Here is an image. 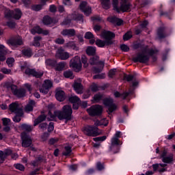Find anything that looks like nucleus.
<instances>
[{
    "label": "nucleus",
    "instance_id": "obj_50",
    "mask_svg": "<svg viewBox=\"0 0 175 175\" xmlns=\"http://www.w3.org/2000/svg\"><path fill=\"white\" fill-rule=\"evenodd\" d=\"M84 38L85 39H94V38H95L94 36V34L92 33H91L90 31H88L85 33V36H84Z\"/></svg>",
    "mask_w": 175,
    "mask_h": 175
},
{
    "label": "nucleus",
    "instance_id": "obj_35",
    "mask_svg": "<svg viewBox=\"0 0 175 175\" xmlns=\"http://www.w3.org/2000/svg\"><path fill=\"white\" fill-rule=\"evenodd\" d=\"M64 77H66V79H70L71 80H72V79H75V75H73V72L70 70L64 71Z\"/></svg>",
    "mask_w": 175,
    "mask_h": 175
},
{
    "label": "nucleus",
    "instance_id": "obj_41",
    "mask_svg": "<svg viewBox=\"0 0 175 175\" xmlns=\"http://www.w3.org/2000/svg\"><path fill=\"white\" fill-rule=\"evenodd\" d=\"M22 53L23 55H25V57H28L29 58L32 57V49H31L30 48L23 49L22 51Z\"/></svg>",
    "mask_w": 175,
    "mask_h": 175
},
{
    "label": "nucleus",
    "instance_id": "obj_29",
    "mask_svg": "<svg viewBox=\"0 0 175 175\" xmlns=\"http://www.w3.org/2000/svg\"><path fill=\"white\" fill-rule=\"evenodd\" d=\"M45 64L47 66H51V68H55V66H57V60L53 59H46L45 60Z\"/></svg>",
    "mask_w": 175,
    "mask_h": 175
},
{
    "label": "nucleus",
    "instance_id": "obj_64",
    "mask_svg": "<svg viewBox=\"0 0 175 175\" xmlns=\"http://www.w3.org/2000/svg\"><path fill=\"white\" fill-rule=\"evenodd\" d=\"M7 26L9 27V28H14V27H16V23L13 21H8L7 22Z\"/></svg>",
    "mask_w": 175,
    "mask_h": 175
},
{
    "label": "nucleus",
    "instance_id": "obj_3",
    "mask_svg": "<svg viewBox=\"0 0 175 175\" xmlns=\"http://www.w3.org/2000/svg\"><path fill=\"white\" fill-rule=\"evenodd\" d=\"M103 38L105 39V41L102 40H96V44L98 47H104L105 46H111L114 44V41L113 39L116 38V33L110 31H105L102 33Z\"/></svg>",
    "mask_w": 175,
    "mask_h": 175
},
{
    "label": "nucleus",
    "instance_id": "obj_22",
    "mask_svg": "<svg viewBox=\"0 0 175 175\" xmlns=\"http://www.w3.org/2000/svg\"><path fill=\"white\" fill-rule=\"evenodd\" d=\"M55 98L59 102H64V99L66 98L65 92H64V90H57L55 94Z\"/></svg>",
    "mask_w": 175,
    "mask_h": 175
},
{
    "label": "nucleus",
    "instance_id": "obj_59",
    "mask_svg": "<svg viewBox=\"0 0 175 175\" xmlns=\"http://www.w3.org/2000/svg\"><path fill=\"white\" fill-rule=\"evenodd\" d=\"M120 49L122 51L128 52L129 51V48L128 47V45L123 44L120 45Z\"/></svg>",
    "mask_w": 175,
    "mask_h": 175
},
{
    "label": "nucleus",
    "instance_id": "obj_2",
    "mask_svg": "<svg viewBox=\"0 0 175 175\" xmlns=\"http://www.w3.org/2000/svg\"><path fill=\"white\" fill-rule=\"evenodd\" d=\"M159 51L158 49H149L148 53L146 52V51H143L142 52H139L137 53L136 56L133 57L132 61L135 62V64L139 62V64H148L150 62V58L152 57V59L153 62H156L157 58V56H154V54H157Z\"/></svg>",
    "mask_w": 175,
    "mask_h": 175
},
{
    "label": "nucleus",
    "instance_id": "obj_1",
    "mask_svg": "<svg viewBox=\"0 0 175 175\" xmlns=\"http://www.w3.org/2000/svg\"><path fill=\"white\" fill-rule=\"evenodd\" d=\"M72 113H73L72 106L66 105L62 107V111H55L54 114L51 113V111H49L48 116L50 118H47V120L48 121H53L55 117H57L60 121L65 120V124H68V121H72Z\"/></svg>",
    "mask_w": 175,
    "mask_h": 175
},
{
    "label": "nucleus",
    "instance_id": "obj_61",
    "mask_svg": "<svg viewBox=\"0 0 175 175\" xmlns=\"http://www.w3.org/2000/svg\"><path fill=\"white\" fill-rule=\"evenodd\" d=\"M143 46L142 45V43L137 42L133 44V49L134 50H137V49H142Z\"/></svg>",
    "mask_w": 175,
    "mask_h": 175
},
{
    "label": "nucleus",
    "instance_id": "obj_49",
    "mask_svg": "<svg viewBox=\"0 0 175 175\" xmlns=\"http://www.w3.org/2000/svg\"><path fill=\"white\" fill-rule=\"evenodd\" d=\"M132 38V32L131 31H127L124 36H123V40L126 41L129 40Z\"/></svg>",
    "mask_w": 175,
    "mask_h": 175
},
{
    "label": "nucleus",
    "instance_id": "obj_17",
    "mask_svg": "<svg viewBox=\"0 0 175 175\" xmlns=\"http://www.w3.org/2000/svg\"><path fill=\"white\" fill-rule=\"evenodd\" d=\"M61 35H62V36L72 38L76 36V30H75V29H65L61 31Z\"/></svg>",
    "mask_w": 175,
    "mask_h": 175
},
{
    "label": "nucleus",
    "instance_id": "obj_48",
    "mask_svg": "<svg viewBox=\"0 0 175 175\" xmlns=\"http://www.w3.org/2000/svg\"><path fill=\"white\" fill-rule=\"evenodd\" d=\"M6 64L8 65L9 68H12L13 64H14V58L8 57L6 60Z\"/></svg>",
    "mask_w": 175,
    "mask_h": 175
},
{
    "label": "nucleus",
    "instance_id": "obj_63",
    "mask_svg": "<svg viewBox=\"0 0 175 175\" xmlns=\"http://www.w3.org/2000/svg\"><path fill=\"white\" fill-rule=\"evenodd\" d=\"M93 79H105V74H98L93 77Z\"/></svg>",
    "mask_w": 175,
    "mask_h": 175
},
{
    "label": "nucleus",
    "instance_id": "obj_23",
    "mask_svg": "<svg viewBox=\"0 0 175 175\" xmlns=\"http://www.w3.org/2000/svg\"><path fill=\"white\" fill-rule=\"evenodd\" d=\"M22 16L23 12H21V10H20L19 8H16L13 10L12 18H14L15 20H20Z\"/></svg>",
    "mask_w": 175,
    "mask_h": 175
},
{
    "label": "nucleus",
    "instance_id": "obj_24",
    "mask_svg": "<svg viewBox=\"0 0 175 175\" xmlns=\"http://www.w3.org/2000/svg\"><path fill=\"white\" fill-rule=\"evenodd\" d=\"M109 21V23H111L112 24H116V25H118V27L122 25V23H124V21H122V19L118 18L116 16L110 18Z\"/></svg>",
    "mask_w": 175,
    "mask_h": 175
},
{
    "label": "nucleus",
    "instance_id": "obj_44",
    "mask_svg": "<svg viewBox=\"0 0 175 175\" xmlns=\"http://www.w3.org/2000/svg\"><path fill=\"white\" fill-rule=\"evenodd\" d=\"M83 16L81 14H77L73 15L72 20H75V21H81L83 23Z\"/></svg>",
    "mask_w": 175,
    "mask_h": 175
},
{
    "label": "nucleus",
    "instance_id": "obj_33",
    "mask_svg": "<svg viewBox=\"0 0 175 175\" xmlns=\"http://www.w3.org/2000/svg\"><path fill=\"white\" fill-rule=\"evenodd\" d=\"M65 66H66V62H61L56 64L55 70H57V72H62V70L65 69Z\"/></svg>",
    "mask_w": 175,
    "mask_h": 175
},
{
    "label": "nucleus",
    "instance_id": "obj_42",
    "mask_svg": "<svg viewBox=\"0 0 175 175\" xmlns=\"http://www.w3.org/2000/svg\"><path fill=\"white\" fill-rule=\"evenodd\" d=\"M42 40V37L40 36H36L33 38V46H34L35 47H39V46H40V40Z\"/></svg>",
    "mask_w": 175,
    "mask_h": 175
},
{
    "label": "nucleus",
    "instance_id": "obj_16",
    "mask_svg": "<svg viewBox=\"0 0 175 175\" xmlns=\"http://www.w3.org/2000/svg\"><path fill=\"white\" fill-rule=\"evenodd\" d=\"M56 57L59 59H62V61H66L69 58V53L68 52H64L62 49H59L56 54Z\"/></svg>",
    "mask_w": 175,
    "mask_h": 175
},
{
    "label": "nucleus",
    "instance_id": "obj_6",
    "mask_svg": "<svg viewBox=\"0 0 175 175\" xmlns=\"http://www.w3.org/2000/svg\"><path fill=\"white\" fill-rule=\"evenodd\" d=\"M103 105H105V106H107L108 107V110L107 111L109 116H111L113 111H116V110H117V105L114 104V100L113 98L110 97L105 98L103 99Z\"/></svg>",
    "mask_w": 175,
    "mask_h": 175
},
{
    "label": "nucleus",
    "instance_id": "obj_10",
    "mask_svg": "<svg viewBox=\"0 0 175 175\" xmlns=\"http://www.w3.org/2000/svg\"><path fill=\"white\" fill-rule=\"evenodd\" d=\"M21 139L22 147H25V148L31 147V145L32 144V139L29 135H27V133L23 132L21 133Z\"/></svg>",
    "mask_w": 175,
    "mask_h": 175
},
{
    "label": "nucleus",
    "instance_id": "obj_62",
    "mask_svg": "<svg viewBox=\"0 0 175 175\" xmlns=\"http://www.w3.org/2000/svg\"><path fill=\"white\" fill-rule=\"evenodd\" d=\"M57 44H64L65 43V40L64 38H57L55 40Z\"/></svg>",
    "mask_w": 175,
    "mask_h": 175
},
{
    "label": "nucleus",
    "instance_id": "obj_32",
    "mask_svg": "<svg viewBox=\"0 0 175 175\" xmlns=\"http://www.w3.org/2000/svg\"><path fill=\"white\" fill-rule=\"evenodd\" d=\"M86 54H88V55L94 56L95 54H96V48L88 46L86 49Z\"/></svg>",
    "mask_w": 175,
    "mask_h": 175
},
{
    "label": "nucleus",
    "instance_id": "obj_38",
    "mask_svg": "<svg viewBox=\"0 0 175 175\" xmlns=\"http://www.w3.org/2000/svg\"><path fill=\"white\" fill-rule=\"evenodd\" d=\"M4 15L5 18H13V10L5 8L4 10Z\"/></svg>",
    "mask_w": 175,
    "mask_h": 175
},
{
    "label": "nucleus",
    "instance_id": "obj_34",
    "mask_svg": "<svg viewBox=\"0 0 175 175\" xmlns=\"http://www.w3.org/2000/svg\"><path fill=\"white\" fill-rule=\"evenodd\" d=\"M101 1H102L101 5L103 9H105V10L110 9V6L111 5V3H110V0H101Z\"/></svg>",
    "mask_w": 175,
    "mask_h": 175
},
{
    "label": "nucleus",
    "instance_id": "obj_46",
    "mask_svg": "<svg viewBox=\"0 0 175 175\" xmlns=\"http://www.w3.org/2000/svg\"><path fill=\"white\" fill-rule=\"evenodd\" d=\"M81 62L83 64V68H88V59L86 55L81 56Z\"/></svg>",
    "mask_w": 175,
    "mask_h": 175
},
{
    "label": "nucleus",
    "instance_id": "obj_13",
    "mask_svg": "<svg viewBox=\"0 0 175 175\" xmlns=\"http://www.w3.org/2000/svg\"><path fill=\"white\" fill-rule=\"evenodd\" d=\"M80 10L85 14L89 16L91 14V7L88 5L87 1H82L79 5Z\"/></svg>",
    "mask_w": 175,
    "mask_h": 175
},
{
    "label": "nucleus",
    "instance_id": "obj_26",
    "mask_svg": "<svg viewBox=\"0 0 175 175\" xmlns=\"http://www.w3.org/2000/svg\"><path fill=\"white\" fill-rule=\"evenodd\" d=\"M73 88L77 94H83V85L79 82H75Z\"/></svg>",
    "mask_w": 175,
    "mask_h": 175
},
{
    "label": "nucleus",
    "instance_id": "obj_4",
    "mask_svg": "<svg viewBox=\"0 0 175 175\" xmlns=\"http://www.w3.org/2000/svg\"><path fill=\"white\" fill-rule=\"evenodd\" d=\"M112 5L113 8V10H116L118 13H120L122 12L125 13V12H128L131 10V3H120V6H118V0H113Z\"/></svg>",
    "mask_w": 175,
    "mask_h": 175
},
{
    "label": "nucleus",
    "instance_id": "obj_36",
    "mask_svg": "<svg viewBox=\"0 0 175 175\" xmlns=\"http://www.w3.org/2000/svg\"><path fill=\"white\" fill-rule=\"evenodd\" d=\"M42 29H42L40 27L36 26L31 29V33H32V35H35L36 33H38L39 35H40L42 34Z\"/></svg>",
    "mask_w": 175,
    "mask_h": 175
},
{
    "label": "nucleus",
    "instance_id": "obj_57",
    "mask_svg": "<svg viewBox=\"0 0 175 175\" xmlns=\"http://www.w3.org/2000/svg\"><path fill=\"white\" fill-rule=\"evenodd\" d=\"M92 20L93 21V24H96L98 21H102V18L99 16H94L92 17Z\"/></svg>",
    "mask_w": 175,
    "mask_h": 175
},
{
    "label": "nucleus",
    "instance_id": "obj_8",
    "mask_svg": "<svg viewBox=\"0 0 175 175\" xmlns=\"http://www.w3.org/2000/svg\"><path fill=\"white\" fill-rule=\"evenodd\" d=\"M25 75L27 76H32L33 77H36V79H41L43 77V75H44V72L42 70H37L35 68H26L25 71Z\"/></svg>",
    "mask_w": 175,
    "mask_h": 175
},
{
    "label": "nucleus",
    "instance_id": "obj_21",
    "mask_svg": "<svg viewBox=\"0 0 175 175\" xmlns=\"http://www.w3.org/2000/svg\"><path fill=\"white\" fill-rule=\"evenodd\" d=\"M42 23L44 25H51V24H55L56 22L54 21V18L50 17V16H44L42 18Z\"/></svg>",
    "mask_w": 175,
    "mask_h": 175
},
{
    "label": "nucleus",
    "instance_id": "obj_60",
    "mask_svg": "<svg viewBox=\"0 0 175 175\" xmlns=\"http://www.w3.org/2000/svg\"><path fill=\"white\" fill-rule=\"evenodd\" d=\"M10 88L11 89V91H12V94H14V95L16 94V92L18 90V89H17V85H10Z\"/></svg>",
    "mask_w": 175,
    "mask_h": 175
},
{
    "label": "nucleus",
    "instance_id": "obj_45",
    "mask_svg": "<svg viewBox=\"0 0 175 175\" xmlns=\"http://www.w3.org/2000/svg\"><path fill=\"white\" fill-rule=\"evenodd\" d=\"M68 100L71 103H77L80 102V98L77 96H72L68 98Z\"/></svg>",
    "mask_w": 175,
    "mask_h": 175
},
{
    "label": "nucleus",
    "instance_id": "obj_19",
    "mask_svg": "<svg viewBox=\"0 0 175 175\" xmlns=\"http://www.w3.org/2000/svg\"><path fill=\"white\" fill-rule=\"evenodd\" d=\"M8 54V49L6 47L0 44V61L3 62L6 59V55Z\"/></svg>",
    "mask_w": 175,
    "mask_h": 175
},
{
    "label": "nucleus",
    "instance_id": "obj_53",
    "mask_svg": "<svg viewBox=\"0 0 175 175\" xmlns=\"http://www.w3.org/2000/svg\"><path fill=\"white\" fill-rule=\"evenodd\" d=\"M2 122H3V125H4V126H8V125H9V124H10V119L8 118H2Z\"/></svg>",
    "mask_w": 175,
    "mask_h": 175
},
{
    "label": "nucleus",
    "instance_id": "obj_39",
    "mask_svg": "<svg viewBox=\"0 0 175 175\" xmlns=\"http://www.w3.org/2000/svg\"><path fill=\"white\" fill-rule=\"evenodd\" d=\"M122 144V142L118 138H111V146H121Z\"/></svg>",
    "mask_w": 175,
    "mask_h": 175
},
{
    "label": "nucleus",
    "instance_id": "obj_25",
    "mask_svg": "<svg viewBox=\"0 0 175 175\" xmlns=\"http://www.w3.org/2000/svg\"><path fill=\"white\" fill-rule=\"evenodd\" d=\"M167 35L165 32V27H159L157 30V38L159 39H165Z\"/></svg>",
    "mask_w": 175,
    "mask_h": 175
},
{
    "label": "nucleus",
    "instance_id": "obj_47",
    "mask_svg": "<svg viewBox=\"0 0 175 175\" xmlns=\"http://www.w3.org/2000/svg\"><path fill=\"white\" fill-rule=\"evenodd\" d=\"M162 161L164 163H172L173 162V156L163 157Z\"/></svg>",
    "mask_w": 175,
    "mask_h": 175
},
{
    "label": "nucleus",
    "instance_id": "obj_15",
    "mask_svg": "<svg viewBox=\"0 0 175 175\" xmlns=\"http://www.w3.org/2000/svg\"><path fill=\"white\" fill-rule=\"evenodd\" d=\"M115 98H121L122 97L123 100L126 99L129 95H133V90H129L128 92H124L123 93H120L118 91H116L113 93Z\"/></svg>",
    "mask_w": 175,
    "mask_h": 175
},
{
    "label": "nucleus",
    "instance_id": "obj_18",
    "mask_svg": "<svg viewBox=\"0 0 175 175\" xmlns=\"http://www.w3.org/2000/svg\"><path fill=\"white\" fill-rule=\"evenodd\" d=\"M9 155H12V150H0V163H3V162H5V159H7Z\"/></svg>",
    "mask_w": 175,
    "mask_h": 175
},
{
    "label": "nucleus",
    "instance_id": "obj_43",
    "mask_svg": "<svg viewBox=\"0 0 175 175\" xmlns=\"http://www.w3.org/2000/svg\"><path fill=\"white\" fill-rule=\"evenodd\" d=\"M93 99L96 103H98L101 99H103V94L98 93L94 96Z\"/></svg>",
    "mask_w": 175,
    "mask_h": 175
},
{
    "label": "nucleus",
    "instance_id": "obj_27",
    "mask_svg": "<svg viewBox=\"0 0 175 175\" xmlns=\"http://www.w3.org/2000/svg\"><path fill=\"white\" fill-rule=\"evenodd\" d=\"M46 118H47V116L44 114L40 115L37 119L34 120L33 126H36V125H39L40 122H43V121L46 120Z\"/></svg>",
    "mask_w": 175,
    "mask_h": 175
},
{
    "label": "nucleus",
    "instance_id": "obj_58",
    "mask_svg": "<svg viewBox=\"0 0 175 175\" xmlns=\"http://www.w3.org/2000/svg\"><path fill=\"white\" fill-rule=\"evenodd\" d=\"M14 167L17 169L18 170H21V172H23L25 170V167L23 165V164H14Z\"/></svg>",
    "mask_w": 175,
    "mask_h": 175
},
{
    "label": "nucleus",
    "instance_id": "obj_54",
    "mask_svg": "<svg viewBox=\"0 0 175 175\" xmlns=\"http://www.w3.org/2000/svg\"><path fill=\"white\" fill-rule=\"evenodd\" d=\"M33 111V106L30 105L29 104H27L25 107V111H26V113H29V111Z\"/></svg>",
    "mask_w": 175,
    "mask_h": 175
},
{
    "label": "nucleus",
    "instance_id": "obj_31",
    "mask_svg": "<svg viewBox=\"0 0 175 175\" xmlns=\"http://www.w3.org/2000/svg\"><path fill=\"white\" fill-rule=\"evenodd\" d=\"M120 145H111L109 146V152H112L113 154H118L121 147Z\"/></svg>",
    "mask_w": 175,
    "mask_h": 175
},
{
    "label": "nucleus",
    "instance_id": "obj_30",
    "mask_svg": "<svg viewBox=\"0 0 175 175\" xmlns=\"http://www.w3.org/2000/svg\"><path fill=\"white\" fill-rule=\"evenodd\" d=\"M25 90L24 88H21L18 89L14 95L17 96V98H24V96H25Z\"/></svg>",
    "mask_w": 175,
    "mask_h": 175
},
{
    "label": "nucleus",
    "instance_id": "obj_55",
    "mask_svg": "<svg viewBox=\"0 0 175 175\" xmlns=\"http://www.w3.org/2000/svg\"><path fill=\"white\" fill-rule=\"evenodd\" d=\"M107 139L106 135L102 136V137H97L93 138V140L94 142H105V139Z\"/></svg>",
    "mask_w": 175,
    "mask_h": 175
},
{
    "label": "nucleus",
    "instance_id": "obj_20",
    "mask_svg": "<svg viewBox=\"0 0 175 175\" xmlns=\"http://www.w3.org/2000/svg\"><path fill=\"white\" fill-rule=\"evenodd\" d=\"M18 129H20V131H23L24 132H32L33 126L27 123H23L18 126Z\"/></svg>",
    "mask_w": 175,
    "mask_h": 175
},
{
    "label": "nucleus",
    "instance_id": "obj_12",
    "mask_svg": "<svg viewBox=\"0 0 175 175\" xmlns=\"http://www.w3.org/2000/svg\"><path fill=\"white\" fill-rule=\"evenodd\" d=\"M51 87H53V82L50 80H46L44 81V83L42 85V88L40 89V92L44 94V95H46V94H49V91H50Z\"/></svg>",
    "mask_w": 175,
    "mask_h": 175
},
{
    "label": "nucleus",
    "instance_id": "obj_28",
    "mask_svg": "<svg viewBox=\"0 0 175 175\" xmlns=\"http://www.w3.org/2000/svg\"><path fill=\"white\" fill-rule=\"evenodd\" d=\"M24 117V111L21 112L19 111L17 113H15V116L12 118L14 122H20L21 118Z\"/></svg>",
    "mask_w": 175,
    "mask_h": 175
},
{
    "label": "nucleus",
    "instance_id": "obj_7",
    "mask_svg": "<svg viewBox=\"0 0 175 175\" xmlns=\"http://www.w3.org/2000/svg\"><path fill=\"white\" fill-rule=\"evenodd\" d=\"M70 67L72 68L75 72H80V70H81V60H80V57L79 56H75L70 60Z\"/></svg>",
    "mask_w": 175,
    "mask_h": 175
},
{
    "label": "nucleus",
    "instance_id": "obj_56",
    "mask_svg": "<svg viewBox=\"0 0 175 175\" xmlns=\"http://www.w3.org/2000/svg\"><path fill=\"white\" fill-rule=\"evenodd\" d=\"M42 5H35L31 7L32 10H34V12H39V10H41L42 9Z\"/></svg>",
    "mask_w": 175,
    "mask_h": 175
},
{
    "label": "nucleus",
    "instance_id": "obj_14",
    "mask_svg": "<svg viewBox=\"0 0 175 175\" xmlns=\"http://www.w3.org/2000/svg\"><path fill=\"white\" fill-rule=\"evenodd\" d=\"M9 110L11 111V113H14V114L18 113L20 111H24L23 107H20V105L17 103H12L10 104Z\"/></svg>",
    "mask_w": 175,
    "mask_h": 175
},
{
    "label": "nucleus",
    "instance_id": "obj_52",
    "mask_svg": "<svg viewBox=\"0 0 175 175\" xmlns=\"http://www.w3.org/2000/svg\"><path fill=\"white\" fill-rule=\"evenodd\" d=\"M124 79L126 80V81H132V80L135 79V77L132 75H125Z\"/></svg>",
    "mask_w": 175,
    "mask_h": 175
},
{
    "label": "nucleus",
    "instance_id": "obj_11",
    "mask_svg": "<svg viewBox=\"0 0 175 175\" xmlns=\"http://www.w3.org/2000/svg\"><path fill=\"white\" fill-rule=\"evenodd\" d=\"M23 38L21 36H15L7 40V44L10 46H23Z\"/></svg>",
    "mask_w": 175,
    "mask_h": 175
},
{
    "label": "nucleus",
    "instance_id": "obj_37",
    "mask_svg": "<svg viewBox=\"0 0 175 175\" xmlns=\"http://www.w3.org/2000/svg\"><path fill=\"white\" fill-rule=\"evenodd\" d=\"M98 61H99V56L94 55L90 57L89 60V64L91 65H98Z\"/></svg>",
    "mask_w": 175,
    "mask_h": 175
},
{
    "label": "nucleus",
    "instance_id": "obj_51",
    "mask_svg": "<svg viewBox=\"0 0 175 175\" xmlns=\"http://www.w3.org/2000/svg\"><path fill=\"white\" fill-rule=\"evenodd\" d=\"M90 90L92 92H97V91H99V88H98V85H96V83H93L90 86Z\"/></svg>",
    "mask_w": 175,
    "mask_h": 175
},
{
    "label": "nucleus",
    "instance_id": "obj_5",
    "mask_svg": "<svg viewBox=\"0 0 175 175\" xmlns=\"http://www.w3.org/2000/svg\"><path fill=\"white\" fill-rule=\"evenodd\" d=\"M87 111L92 117H100L103 113V107L99 105H92L87 109Z\"/></svg>",
    "mask_w": 175,
    "mask_h": 175
},
{
    "label": "nucleus",
    "instance_id": "obj_9",
    "mask_svg": "<svg viewBox=\"0 0 175 175\" xmlns=\"http://www.w3.org/2000/svg\"><path fill=\"white\" fill-rule=\"evenodd\" d=\"M98 129L96 126H88L84 128L83 132L87 136H98Z\"/></svg>",
    "mask_w": 175,
    "mask_h": 175
},
{
    "label": "nucleus",
    "instance_id": "obj_40",
    "mask_svg": "<svg viewBox=\"0 0 175 175\" xmlns=\"http://www.w3.org/2000/svg\"><path fill=\"white\" fill-rule=\"evenodd\" d=\"M64 150L65 151L62 152V154L64 155V157H68L72 153V147L70 146H65Z\"/></svg>",
    "mask_w": 175,
    "mask_h": 175
}]
</instances>
